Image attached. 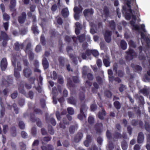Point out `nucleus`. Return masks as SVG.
<instances>
[{"label": "nucleus", "instance_id": "nucleus-1", "mask_svg": "<svg viewBox=\"0 0 150 150\" xmlns=\"http://www.w3.org/2000/svg\"><path fill=\"white\" fill-rule=\"evenodd\" d=\"M9 37L7 34L4 30L0 31V41H2V45L3 47L6 46Z\"/></svg>", "mask_w": 150, "mask_h": 150}, {"label": "nucleus", "instance_id": "nucleus-2", "mask_svg": "<svg viewBox=\"0 0 150 150\" xmlns=\"http://www.w3.org/2000/svg\"><path fill=\"white\" fill-rule=\"evenodd\" d=\"M31 45L30 42H28L27 45L24 50L25 53L27 54L30 61L33 60L34 58V54L32 52L31 49Z\"/></svg>", "mask_w": 150, "mask_h": 150}, {"label": "nucleus", "instance_id": "nucleus-3", "mask_svg": "<svg viewBox=\"0 0 150 150\" xmlns=\"http://www.w3.org/2000/svg\"><path fill=\"white\" fill-rule=\"evenodd\" d=\"M87 108L85 104H82L80 108V112L78 115V117L80 120H82L83 118H85L86 116L84 113V111H86Z\"/></svg>", "mask_w": 150, "mask_h": 150}, {"label": "nucleus", "instance_id": "nucleus-4", "mask_svg": "<svg viewBox=\"0 0 150 150\" xmlns=\"http://www.w3.org/2000/svg\"><path fill=\"white\" fill-rule=\"evenodd\" d=\"M6 80L4 79L2 80V83L6 86H8L10 84L13 83V78L10 75L7 76L6 77Z\"/></svg>", "mask_w": 150, "mask_h": 150}, {"label": "nucleus", "instance_id": "nucleus-5", "mask_svg": "<svg viewBox=\"0 0 150 150\" xmlns=\"http://www.w3.org/2000/svg\"><path fill=\"white\" fill-rule=\"evenodd\" d=\"M127 56L125 57L127 60H131L134 58L135 52L133 49L129 48L128 50L126 52Z\"/></svg>", "mask_w": 150, "mask_h": 150}, {"label": "nucleus", "instance_id": "nucleus-6", "mask_svg": "<svg viewBox=\"0 0 150 150\" xmlns=\"http://www.w3.org/2000/svg\"><path fill=\"white\" fill-rule=\"evenodd\" d=\"M94 128L96 133L100 135L103 131V125L101 122L97 123L95 125Z\"/></svg>", "mask_w": 150, "mask_h": 150}, {"label": "nucleus", "instance_id": "nucleus-7", "mask_svg": "<svg viewBox=\"0 0 150 150\" xmlns=\"http://www.w3.org/2000/svg\"><path fill=\"white\" fill-rule=\"evenodd\" d=\"M112 32L111 31L106 30L104 34V37L105 41L108 43H109L111 41V36Z\"/></svg>", "mask_w": 150, "mask_h": 150}, {"label": "nucleus", "instance_id": "nucleus-8", "mask_svg": "<svg viewBox=\"0 0 150 150\" xmlns=\"http://www.w3.org/2000/svg\"><path fill=\"white\" fill-rule=\"evenodd\" d=\"M27 18V15L25 12H23L21 14V15L18 16V22L21 24L23 23Z\"/></svg>", "mask_w": 150, "mask_h": 150}, {"label": "nucleus", "instance_id": "nucleus-9", "mask_svg": "<svg viewBox=\"0 0 150 150\" xmlns=\"http://www.w3.org/2000/svg\"><path fill=\"white\" fill-rule=\"evenodd\" d=\"M8 62L6 58H3L1 61L0 67L2 71H4L7 68Z\"/></svg>", "mask_w": 150, "mask_h": 150}, {"label": "nucleus", "instance_id": "nucleus-10", "mask_svg": "<svg viewBox=\"0 0 150 150\" xmlns=\"http://www.w3.org/2000/svg\"><path fill=\"white\" fill-rule=\"evenodd\" d=\"M23 72L24 76L27 78H29L32 74V70L29 67L24 68Z\"/></svg>", "mask_w": 150, "mask_h": 150}, {"label": "nucleus", "instance_id": "nucleus-11", "mask_svg": "<svg viewBox=\"0 0 150 150\" xmlns=\"http://www.w3.org/2000/svg\"><path fill=\"white\" fill-rule=\"evenodd\" d=\"M0 105L1 107L0 109V117L3 118L5 114V105L2 101V98L1 97L0 98Z\"/></svg>", "mask_w": 150, "mask_h": 150}, {"label": "nucleus", "instance_id": "nucleus-12", "mask_svg": "<svg viewBox=\"0 0 150 150\" xmlns=\"http://www.w3.org/2000/svg\"><path fill=\"white\" fill-rule=\"evenodd\" d=\"M45 120L47 123L50 122L53 126H55L56 125V122L54 118L48 117L47 115H45Z\"/></svg>", "mask_w": 150, "mask_h": 150}, {"label": "nucleus", "instance_id": "nucleus-13", "mask_svg": "<svg viewBox=\"0 0 150 150\" xmlns=\"http://www.w3.org/2000/svg\"><path fill=\"white\" fill-rule=\"evenodd\" d=\"M49 33L50 37L51 38H55L59 34L58 32L55 29L50 30Z\"/></svg>", "mask_w": 150, "mask_h": 150}, {"label": "nucleus", "instance_id": "nucleus-14", "mask_svg": "<svg viewBox=\"0 0 150 150\" xmlns=\"http://www.w3.org/2000/svg\"><path fill=\"white\" fill-rule=\"evenodd\" d=\"M107 22L108 23V26L110 28L113 30H115L116 27V24L114 20L111 21H108Z\"/></svg>", "mask_w": 150, "mask_h": 150}, {"label": "nucleus", "instance_id": "nucleus-15", "mask_svg": "<svg viewBox=\"0 0 150 150\" xmlns=\"http://www.w3.org/2000/svg\"><path fill=\"white\" fill-rule=\"evenodd\" d=\"M131 66L135 72H141L142 70V68L140 65H135L134 63H132L131 64Z\"/></svg>", "mask_w": 150, "mask_h": 150}, {"label": "nucleus", "instance_id": "nucleus-16", "mask_svg": "<svg viewBox=\"0 0 150 150\" xmlns=\"http://www.w3.org/2000/svg\"><path fill=\"white\" fill-rule=\"evenodd\" d=\"M144 139V136L143 132H140L138 134L137 141L139 144H141L143 142Z\"/></svg>", "mask_w": 150, "mask_h": 150}, {"label": "nucleus", "instance_id": "nucleus-17", "mask_svg": "<svg viewBox=\"0 0 150 150\" xmlns=\"http://www.w3.org/2000/svg\"><path fill=\"white\" fill-rule=\"evenodd\" d=\"M132 15V12L131 8L127 9V12L125 13V16L126 19L127 20H129Z\"/></svg>", "mask_w": 150, "mask_h": 150}, {"label": "nucleus", "instance_id": "nucleus-18", "mask_svg": "<svg viewBox=\"0 0 150 150\" xmlns=\"http://www.w3.org/2000/svg\"><path fill=\"white\" fill-rule=\"evenodd\" d=\"M83 137V134L82 132H79L75 136L74 138V141L76 143L79 142Z\"/></svg>", "mask_w": 150, "mask_h": 150}, {"label": "nucleus", "instance_id": "nucleus-19", "mask_svg": "<svg viewBox=\"0 0 150 150\" xmlns=\"http://www.w3.org/2000/svg\"><path fill=\"white\" fill-rule=\"evenodd\" d=\"M106 114L105 111L103 108H102L101 111L98 112V117L101 120H103L104 119V116H106Z\"/></svg>", "mask_w": 150, "mask_h": 150}, {"label": "nucleus", "instance_id": "nucleus-20", "mask_svg": "<svg viewBox=\"0 0 150 150\" xmlns=\"http://www.w3.org/2000/svg\"><path fill=\"white\" fill-rule=\"evenodd\" d=\"M61 13L64 18L68 17L69 14V12L68 8H66L62 9Z\"/></svg>", "mask_w": 150, "mask_h": 150}, {"label": "nucleus", "instance_id": "nucleus-21", "mask_svg": "<svg viewBox=\"0 0 150 150\" xmlns=\"http://www.w3.org/2000/svg\"><path fill=\"white\" fill-rule=\"evenodd\" d=\"M67 113L66 110H63L61 112V114L59 112H57L56 113V115L58 120H60L61 119L62 115H65Z\"/></svg>", "mask_w": 150, "mask_h": 150}, {"label": "nucleus", "instance_id": "nucleus-22", "mask_svg": "<svg viewBox=\"0 0 150 150\" xmlns=\"http://www.w3.org/2000/svg\"><path fill=\"white\" fill-rule=\"evenodd\" d=\"M31 30L33 33L35 35H37L39 34V31L38 29V27L36 23H33L31 27Z\"/></svg>", "mask_w": 150, "mask_h": 150}, {"label": "nucleus", "instance_id": "nucleus-23", "mask_svg": "<svg viewBox=\"0 0 150 150\" xmlns=\"http://www.w3.org/2000/svg\"><path fill=\"white\" fill-rule=\"evenodd\" d=\"M93 13L94 11L92 8L86 9L83 12L84 15L85 16H87L88 14L90 15H93Z\"/></svg>", "mask_w": 150, "mask_h": 150}, {"label": "nucleus", "instance_id": "nucleus-24", "mask_svg": "<svg viewBox=\"0 0 150 150\" xmlns=\"http://www.w3.org/2000/svg\"><path fill=\"white\" fill-rule=\"evenodd\" d=\"M42 64L45 69H47L49 66V64L47 58L45 57L44 58L42 61Z\"/></svg>", "mask_w": 150, "mask_h": 150}, {"label": "nucleus", "instance_id": "nucleus-25", "mask_svg": "<svg viewBox=\"0 0 150 150\" xmlns=\"http://www.w3.org/2000/svg\"><path fill=\"white\" fill-rule=\"evenodd\" d=\"M51 139L52 137L50 136L45 137L41 140L42 143L43 144L45 143H47L51 140Z\"/></svg>", "mask_w": 150, "mask_h": 150}, {"label": "nucleus", "instance_id": "nucleus-26", "mask_svg": "<svg viewBox=\"0 0 150 150\" xmlns=\"http://www.w3.org/2000/svg\"><path fill=\"white\" fill-rule=\"evenodd\" d=\"M67 102L69 103L76 105V100L74 98L71 96L68 98Z\"/></svg>", "mask_w": 150, "mask_h": 150}, {"label": "nucleus", "instance_id": "nucleus-27", "mask_svg": "<svg viewBox=\"0 0 150 150\" xmlns=\"http://www.w3.org/2000/svg\"><path fill=\"white\" fill-rule=\"evenodd\" d=\"M77 126L76 125L70 126L69 128V131L70 133L71 134H74L75 132L76 128H77Z\"/></svg>", "mask_w": 150, "mask_h": 150}, {"label": "nucleus", "instance_id": "nucleus-28", "mask_svg": "<svg viewBox=\"0 0 150 150\" xmlns=\"http://www.w3.org/2000/svg\"><path fill=\"white\" fill-rule=\"evenodd\" d=\"M113 139H118L122 138V134L117 132H115L113 134Z\"/></svg>", "mask_w": 150, "mask_h": 150}, {"label": "nucleus", "instance_id": "nucleus-29", "mask_svg": "<svg viewBox=\"0 0 150 150\" xmlns=\"http://www.w3.org/2000/svg\"><path fill=\"white\" fill-rule=\"evenodd\" d=\"M120 47L123 50H125L127 48V44L126 41L124 40H122L120 42Z\"/></svg>", "mask_w": 150, "mask_h": 150}, {"label": "nucleus", "instance_id": "nucleus-30", "mask_svg": "<svg viewBox=\"0 0 150 150\" xmlns=\"http://www.w3.org/2000/svg\"><path fill=\"white\" fill-rule=\"evenodd\" d=\"M141 38L145 40L147 44L150 43V40L147 37H146L145 34L143 32H141L140 33Z\"/></svg>", "mask_w": 150, "mask_h": 150}, {"label": "nucleus", "instance_id": "nucleus-31", "mask_svg": "<svg viewBox=\"0 0 150 150\" xmlns=\"http://www.w3.org/2000/svg\"><path fill=\"white\" fill-rule=\"evenodd\" d=\"M58 61L60 66L62 67L64 66L65 61L63 57H60L58 58Z\"/></svg>", "mask_w": 150, "mask_h": 150}, {"label": "nucleus", "instance_id": "nucleus-32", "mask_svg": "<svg viewBox=\"0 0 150 150\" xmlns=\"http://www.w3.org/2000/svg\"><path fill=\"white\" fill-rule=\"evenodd\" d=\"M121 146L123 150H126L128 147V144L126 141L123 140L122 142Z\"/></svg>", "mask_w": 150, "mask_h": 150}, {"label": "nucleus", "instance_id": "nucleus-33", "mask_svg": "<svg viewBox=\"0 0 150 150\" xmlns=\"http://www.w3.org/2000/svg\"><path fill=\"white\" fill-rule=\"evenodd\" d=\"M103 12L105 17L106 18H107L109 15V11L108 8L107 6H105L104 7Z\"/></svg>", "mask_w": 150, "mask_h": 150}, {"label": "nucleus", "instance_id": "nucleus-34", "mask_svg": "<svg viewBox=\"0 0 150 150\" xmlns=\"http://www.w3.org/2000/svg\"><path fill=\"white\" fill-rule=\"evenodd\" d=\"M84 92H80L79 94V98L81 102L83 101L85 99V96Z\"/></svg>", "mask_w": 150, "mask_h": 150}, {"label": "nucleus", "instance_id": "nucleus-35", "mask_svg": "<svg viewBox=\"0 0 150 150\" xmlns=\"http://www.w3.org/2000/svg\"><path fill=\"white\" fill-rule=\"evenodd\" d=\"M86 35L85 34H83L78 36V39L80 42H82L86 40Z\"/></svg>", "mask_w": 150, "mask_h": 150}, {"label": "nucleus", "instance_id": "nucleus-36", "mask_svg": "<svg viewBox=\"0 0 150 150\" xmlns=\"http://www.w3.org/2000/svg\"><path fill=\"white\" fill-rule=\"evenodd\" d=\"M11 133L12 136L15 137L16 134V127L12 126L11 128Z\"/></svg>", "mask_w": 150, "mask_h": 150}, {"label": "nucleus", "instance_id": "nucleus-37", "mask_svg": "<svg viewBox=\"0 0 150 150\" xmlns=\"http://www.w3.org/2000/svg\"><path fill=\"white\" fill-rule=\"evenodd\" d=\"M90 70L87 68H84L83 69L82 73L83 76L86 77L88 74L89 73Z\"/></svg>", "mask_w": 150, "mask_h": 150}, {"label": "nucleus", "instance_id": "nucleus-38", "mask_svg": "<svg viewBox=\"0 0 150 150\" xmlns=\"http://www.w3.org/2000/svg\"><path fill=\"white\" fill-rule=\"evenodd\" d=\"M16 0H11L10 5L9 6L10 9L11 10L13 9L16 6Z\"/></svg>", "mask_w": 150, "mask_h": 150}, {"label": "nucleus", "instance_id": "nucleus-39", "mask_svg": "<svg viewBox=\"0 0 150 150\" xmlns=\"http://www.w3.org/2000/svg\"><path fill=\"white\" fill-rule=\"evenodd\" d=\"M114 107L117 110L120 109L121 107V105L119 101H115L113 103Z\"/></svg>", "mask_w": 150, "mask_h": 150}, {"label": "nucleus", "instance_id": "nucleus-40", "mask_svg": "<svg viewBox=\"0 0 150 150\" xmlns=\"http://www.w3.org/2000/svg\"><path fill=\"white\" fill-rule=\"evenodd\" d=\"M67 86L70 87H73L74 86V84L73 83L72 80L70 78L67 79Z\"/></svg>", "mask_w": 150, "mask_h": 150}, {"label": "nucleus", "instance_id": "nucleus-41", "mask_svg": "<svg viewBox=\"0 0 150 150\" xmlns=\"http://www.w3.org/2000/svg\"><path fill=\"white\" fill-rule=\"evenodd\" d=\"M48 130L49 133L51 135H53L54 134V129L51 125H48Z\"/></svg>", "mask_w": 150, "mask_h": 150}, {"label": "nucleus", "instance_id": "nucleus-42", "mask_svg": "<svg viewBox=\"0 0 150 150\" xmlns=\"http://www.w3.org/2000/svg\"><path fill=\"white\" fill-rule=\"evenodd\" d=\"M103 62L104 65L106 67H108L110 66V62L109 59L105 58L103 60Z\"/></svg>", "mask_w": 150, "mask_h": 150}, {"label": "nucleus", "instance_id": "nucleus-43", "mask_svg": "<svg viewBox=\"0 0 150 150\" xmlns=\"http://www.w3.org/2000/svg\"><path fill=\"white\" fill-rule=\"evenodd\" d=\"M31 133L33 137H35L37 134V130L36 127H33L31 129Z\"/></svg>", "mask_w": 150, "mask_h": 150}, {"label": "nucleus", "instance_id": "nucleus-44", "mask_svg": "<svg viewBox=\"0 0 150 150\" xmlns=\"http://www.w3.org/2000/svg\"><path fill=\"white\" fill-rule=\"evenodd\" d=\"M125 74L124 70H119L117 71V75L120 77H122Z\"/></svg>", "mask_w": 150, "mask_h": 150}, {"label": "nucleus", "instance_id": "nucleus-45", "mask_svg": "<svg viewBox=\"0 0 150 150\" xmlns=\"http://www.w3.org/2000/svg\"><path fill=\"white\" fill-rule=\"evenodd\" d=\"M19 128L21 129H24L25 128V125L24 122L22 121H20L18 123Z\"/></svg>", "mask_w": 150, "mask_h": 150}, {"label": "nucleus", "instance_id": "nucleus-46", "mask_svg": "<svg viewBox=\"0 0 150 150\" xmlns=\"http://www.w3.org/2000/svg\"><path fill=\"white\" fill-rule=\"evenodd\" d=\"M106 135L108 139L109 140H110L112 138V134L108 130H107L106 131Z\"/></svg>", "mask_w": 150, "mask_h": 150}, {"label": "nucleus", "instance_id": "nucleus-47", "mask_svg": "<svg viewBox=\"0 0 150 150\" xmlns=\"http://www.w3.org/2000/svg\"><path fill=\"white\" fill-rule=\"evenodd\" d=\"M14 75L17 81L20 77V74L19 72L17 71L15 69L14 71Z\"/></svg>", "mask_w": 150, "mask_h": 150}, {"label": "nucleus", "instance_id": "nucleus-48", "mask_svg": "<svg viewBox=\"0 0 150 150\" xmlns=\"http://www.w3.org/2000/svg\"><path fill=\"white\" fill-rule=\"evenodd\" d=\"M14 49L16 51H18L20 50V44L18 42L14 43Z\"/></svg>", "mask_w": 150, "mask_h": 150}, {"label": "nucleus", "instance_id": "nucleus-49", "mask_svg": "<svg viewBox=\"0 0 150 150\" xmlns=\"http://www.w3.org/2000/svg\"><path fill=\"white\" fill-rule=\"evenodd\" d=\"M34 112L36 114L42 115V111L40 109L36 108L34 110Z\"/></svg>", "mask_w": 150, "mask_h": 150}, {"label": "nucleus", "instance_id": "nucleus-50", "mask_svg": "<svg viewBox=\"0 0 150 150\" xmlns=\"http://www.w3.org/2000/svg\"><path fill=\"white\" fill-rule=\"evenodd\" d=\"M92 54L95 57H97L99 55L98 52L96 50H92Z\"/></svg>", "mask_w": 150, "mask_h": 150}, {"label": "nucleus", "instance_id": "nucleus-51", "mask_svg": "<svg viewBox=\"0 0 150 150\" xmlns=\"http://www.w3.org/2000/svg\"><path fill=\"white\" fill-rule=\"evenodd\" d=\"M97 106L96 104H93L91 105L90 108L91 111H95L97 109Z\"/></svg>", "mask_w": 150, "mask_h": 150}, {"label": "nucleus", "instance_id": "nucleus-52", "mask_svg": "<svg viewBox=\"0 0 150 150\" xmlns=\"http://www.w3.org/2000/svg\"><path fill=\"white\" fill-rule=\"evenodd\" d=\"M138 120L133 119L131 122V124L134 126H136L138 124Z\"/></svg>", "mask_w": 150, "mask_h": 150}, {"label": "nucleus", "instance_id": "nucleus-53", "mask_svg": "<svg viewBox=\"0 0 150 150\" xmlns=\"http://www.w3.org/2000/svg\"><path fill=\"white\" fill-rule=\"evenodd\" d=\"M28 80L31 84H33L35 83V78L34 76L30 77L28 78Z\"/></svg>", "mask_w": 150, "mask_h": 150}, {"label": "nucleus", "instance_id": "nucleus-54", "mask_svg": "<svg viewBox=\"0 0 150 150\" xmlns=\"http://www.w3.org/2000/svg\"><path fill=\"white\" fill-rule=\"evenodd\" d=\"M57 82L60 84H62L64 83V81L62 76H59L57 79Z\"/></svg>", "mask_w": 150, "mask_h": 150}, {"label": "nucleus", "instance_id": "nucleus-55", "mask_svg": "<svg viewBox=\"0 0 150 150\" xmlns=\"http://www.w3.org/2000/svg\"><path fill=\"white\" fill-rule=\"evenodd\" d=\"M72 80L75 83H78L79 82V77L77 76H73Z\"/></svg>", "mask_w": 150, "mask_h": 150}, {"label": "nucleus", "instance_id": "nucleus-56", "mask_svg": "<svg viewBox=\"0 0 150 150\" xmlns=\"http://www.w3.org/2000/svg\"><path fill=\"white\" fill-rule=\"evenodd\" d=\"M20 147L21 150H25L26 149V146L25 144L23 142L19 143Z\"/></svg>", "mask_w": 150, "mask_h": 150}, {"label": "nucleus", "instance_id": "nucleus-57", "mask_svg": "<svg viewBox=\"0 0 150 150\" xmlns=\"http://www.w3.org/2000/svg\"><path fill=\"white\" fill-rule=\"evenodd\" d=\"M13 106L14 108V110L16 114H18L19 112V109L17 106L16 104V103H13Z\"/></svg>", "mask_w": 150, "mask_h": 150}, {"label": "nucleus", "instance_id": "nucleus-58", "mask_svg": "<svg viewBox=\"0 0 150 150\" xmlns=\"http://www.w3.org/2000/svg\"><path fill=\"white\" fill-rule=\"evenodd\" d=\"M88 121L89 124L91 125L94 122V118L92 116H89L88 118Z\"/></svg>", "mask_w": 150, "mask_h": 150}, {"label": "nucleus", "instance_id": "nucleus-59", "mask_svg": "<svg viewBox=\"0 0 150 150\" xmlns=\"http://www.w3.org/2000/svg\"><path fill=\"white\" fill-rule=\"evenodd\" d=\"M67 111L68 113L71 115L74 114V110L73 108H72L69 107L67 108Z\"/></svg>", "mask_w": 150, "mask_h": 150}, {"label": "nucleus", "instance_id": "nucleus-60", "mask_svg": "<svg viewBox=\"0 0 150 150\" xmlns=\"http://www.w3.org/2000/svg\"><path fill=\"white\" fill-rule=\"evenodd\" d=\"M129 45L132 47L135 48L137 45L132 40H130L129 42Z\"/></svg>", "mask_w": 150, "mask_h": 150}, {"label": "nucleus", "instance_id": "nucleus-61", "mask_svg": "<svg viewBox=\"0 0 150 150\" xmlns=\"http://www.w3.org/2000/svg\"><path fill=\"white\" fill-rule=\"evenodd\" d=\"M40 42L42 45L44 46L46 44L45 38L44 36H41L40 38Z\"/></svg>", "mask_w": 150, "mask_h": 150}, {"label": "nucleus", "instance_id": "nucleus-62", "mask_svg": "<svg viewBox=\"0 0 150 150\" xmlns=\"http://www.w3.org/2000/svg\"><path fill=\"white\" fill-rule=\"evenodd\" d=\"M36 123L38 127H42V123L39 118H37V120L36 121Z\"/></svg>", "mask_w": 150, "mask_h": 150}, {"label": "nucleus", "instance_id": "nucleus-63", "mask_svg": "<svg viewBox=\"0 0 150 150\" xmlns=\"http://www.w3.org/2000/svg\"><path fill=\"white\" fill-rule=\"evenodd\" d=\"M25 101L24 99H20L18 101V104L21 106H23L25 104Z\"/></svg>", "mask_w": 150, "mask_h": 150}, {"label": "nucleus", "instance_id": "nucleus-64", "mask_svg": "<svg viewBox=\"0 0 150 150\" xmlns=\"http://www.w3.org/2000/svg\"><path fill=\"white\" fill-rule=\"evenodd\" d=\"M86 76H87L88 79L90 81H92L93 79V76L91 73H88Z\"/></svg>", "mask_w": 150, "mask_h": 150}]
</instances>
